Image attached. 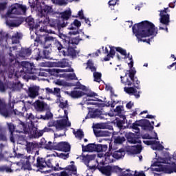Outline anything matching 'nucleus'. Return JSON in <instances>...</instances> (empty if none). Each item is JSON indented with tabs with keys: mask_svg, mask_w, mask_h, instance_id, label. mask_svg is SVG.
Instances as JSON below:
<instances>
[{
	"mask_svg": "<svg viewBox=\"0 0 176 176\" xmlns=\"http://www.w3.org/2000/svg\"><path fill=\"white\" fill-rule=\"evenodd\" d=\"M126 155V152L124 149L121 148L118 151H115L113 153V157L116 160L122 159V157H124Z\"/></svg>",
	"mask_w": 176,
	"mask_h": 176,
	"instance_id": "obj_32",
	"label": "nucleus"
},
{
	"mask_svg": "<svg viewBox=\"0 0 176 176\" xmlns=\"http://www.w3.org/2000/svg\"><path fill=\"white\" fill-rule=\"evenodd\" d=\"M54 160L53 159H48V160H45V167H47L48 168H52L54 171H60V170H63L61 167H59L58 163H57L56 166L58 167H56L54 166Z\"/></svg>",
	"mask_w": 176,
	"mask_h": 176,
	"instance_id": "obj_26",
	"label": "nucleus"
},
{
	"mask_svg": "<svg viewBox=\"0 0 176 176\" xmlns=\"http://www.w3.org/2000/svg\"><path fill=\"white\" fill-rule=\"evenodd\" d=\"M67 78L70 79V80H78L76 73H68Z\"/></svg>",
	"mask_w": 176,
	"mask_h": 176,
	"instance_id": "obj_54",
	"label": "nucleus"
},
{
	"mask_svg": "<svg viewBox=\"0 0 176 176\" xmlns=\"http://www.w3.org/2000/svg\"><path fill=\"white\" fill-rule=\"evenodd\" d=\"M142 138L145 140V138H147L148 140H159L157 137V133L155 131V137H151L150 135H148L147 137L143 136Z\"/></svg>",
	"mask_w": 176,
	"mask_h": 176,
	"instance_id": "obj_56",
	"label": "nucleus"
},
{
	"mask_svg": "<svg viewBox=\"0 0 176 176\" xmlns=\"http://www.w3.org/2000/svg\"><path fill=\"white\" fill-rule=\"evenodd\" d=\"M162 171L167 173L168 174H172V173H176V163L173 162V163L166 164L162 167Z\"/></svg>",
	"mask_w": 176,
	"mask_h": 176,
	"instance_id": "obj_21",
	"label": "nucleus"
},
{
	"mask_svg": "<svg viewBox=\"0 0 176 176\" xmlns=\"http://www.w3.org/2000/svg\"><path fill=\"white\" fill-rule=\"evenodd\" d=\"M37 74L34 62L23 60V79H34V76Z\"/></svg>",
	"mask_w": 176,
	"mask_h": 176,
	"instance_id": "obj_9",
	"label": "nucleus"
},
{
	"mask_svg": "<svg viewBox=\"0 0 176 176\" xmlns=\"http://www.w3.org/2000/svg\"><path fill=\"white\" fill-rule=\"evenodd\" d=\"M80 40H82V38H80V36H77L76 37H67L65 41H68L67 47H64L63 44L58 40H55L54 45L64 56H72V58H76L79 52L76 48Z\"/></svg>",
	"mask_w": 176,
	"mask_h": 176,
	"instance_id": "obj_3",
	"label": "nucleus"
},
{
	"mask_svg": "<svg viewBox=\"0 0 176 176\" xmlns=\"http://www.w3.org/2000/svg\"><path fill=\"white\" fill-rule=\"evenodd\" d=\"M94 133L96 137H108L109 135V131L101 130L100 124H96L94 126Z\"/></svg>",
	"mask_w": 176,
	"mask_h": 176,
	"instance_id": "obj_18",
	"label": "nucleus"
},
{
	"mask_svg": "<svg viewBox=\"0 0 176 176\" xmlns=\"http://www.w3.org/2000/svg\"><path fill=\"white\" fill-rule=\"evenodd\" d=\"M55 67H58V68H67L69 67V62L68 59H62L61 60H58V62H55Z\"/></svg>",
	"mask_w": 176,
	"mask_h": 176,
	"instance_id": "obj_31",
	"label": "nucleus"
},
{
	"mask_svg": "<svg viewBox=\"0 0 176 176\" xmlns=\"http://www.w3.org/2000/svg\"><path fill=\"white\" fill-rule=\"evenodd\" d=\"M54 3L58 4L59 6H63V4H66L65 0H54Z\"/></svg>",
	"mask_w": 176,
	"mask_h": 176,
	"instance_id": "obj_57",
	"label": "nucleus"
},
{
	"mask_svg": "<svg viewBox=\"0 0 176 176\" xmlns=\"http://www.w3.org/2000/svg\"><path fill=\"white\" fill-rule=\"evenodd\" d=\"M31 156H24L23 155V169L31 170Z\"/></svg>",
	"mask_w": 176,
	"mask_h": 176,
	"instance_id": "obj_33",
	"label": "nucleus"
},
{
	"mask_svg": "<svg viewBox=\"0 0 176 176\" xmlns=\"http://www.w3.org/2000/svg\"><path fill=\"white\" fill-rule=\"evenodd\" d=\"M36 166L41 170H43L46 167V160L44 157H37Z\"/></svg>",
	"mask_w": 176,
	"mask_h": 176,
	"instance_id": "obj_35",
	"label": "nucleus"
},
{
	"mask_svg": "<svg viewBox=\"0 0 176 176\" xmlns=\"http://www.w3.org/2000/svg\"><path fill=\"white\" fill-rule=\"evenodd\" d=\"M79 33L78 29L77 28H74V29H72V31L69 32V34H78Z\"/></svg>",
	"mask_w": 176,
	"mask_h": 176,
	"instance_id": "obj_59",
	"label": "nucleus"
},
{
	"mask_svg": "<svg viewBox=\"0 0 176 176\" xmlns=\"http://www.w3.org/2000/svg\"><path fill=\"white\" fill-rule=\"evenodd\" d=\"M6 9V3H0V10H5Z\"/></svg>",
	"mask_w": 176,
	"mask_h": 176,
	"instance_id": "obj_63",
	"label": "nucleus"
},
{
	"mask_svg": "<svg viewBox=\"0 0 176 176\" xmlns=\"http://www.w3.org/2000/svg\"><path fill=\"white\" fill-rule=\"evenodd\" d=\"M36 3H32L30 4V8L32 10H35L38 12V15L41 16V8H42V4H45V0H35Z\"/></svg>",
	"mask_w": 176,
	"mask_h": 176,
	"instance_id": "obj_22",
	"label": "nucleus"
},
{
	"mask_svg": "<svg viewBox=\"0 0 176 176\" xmlns=\"http://www.w3.org/2000/svg\"><path fill=\"white\" fill-rule=\"evenodd\" d=\"M0 113L2 115V116H4V118H9V116H10V114H9V112L8 111V109H6V104H5V102L1 99Z\"/></svg>",
	"mask_w": 176,
	"mask_h": 176,
	"instance_id": "obj_29",
	"label": "nucleus"
},
{
	"mask_svg": "<svg viewBox=\"0 0 176 176\" xmlns=\"http://www.w3.org/2000/svg\"><path fill=\"white\" fill-rule=\"evenodd\" d=\"M93 76L94 78V82H98V83L101 82L102 73L97 72V70H94Z\"/></svg>",
	"mask_w": 176,
	"mask_h": 176,
	"instance_id": "obj_42",
	"label": "nucleus"
},
{
	"mask_svg": "<svg viewBox=\"0 0 176 176\" xmlns=\"http://www.w3.org/2000/svg\"><path fill=\"white\" fill-rule=\"evenodd\" d=\"M71 122H67V119L52 120V122H48L47 127H44L43 133H50L54 131L53 129H50V127H55L57 131H60L61 130H64L65 127H71Z\"/></svg>",
	"mask_w": 176,
	"mask_h": 176,
	"instance_id": "obj_8",
	"label": "nucleus"
},
{
	"mask_svg": "<svg viewBox=\"0 0 176 176\" xmlns=\"http://www.w3.org/2000/svg\"><path fill=\"white\" fill-rule=\"evenodd\" d=\"M37 146L40 147V144H34V142H26V151L28 153H31L35 148H37Z\"/></svg>",
	"mask_w": 176,
	"mask_h": 176,
	"instance_id": "obj_36",
	"label": "nucleus"
},
{
	"mask_svg": "<svg viewBox=\"0 0 176 176\" xmlns=\"http://www.w3.org/2000/svg\"><path fill=\"white\" fill-rule=\"evenodd\" d=\"M105 116H107V113H102V111H100V109H95L94 112L90 113V118L92 119H105Z\"/></svg>",
	"mask_w": 176,
	"mask_h": 176,
	"instance_id": "obj_23",
	"label": "nucleus"
},
{
	"mask_svg": "<svg viewBox=\"0 0 176 176\" xmlns=\"http://www.w3.org/2000/svg\"><path fill=\"white\" fill-rule=\"evenodd\" d=\"M49 72L50 75L56 76L60 72H74V69L73 67H69V69H50Z\"/></svg>",
	"mask_w": 176,
	"mask_h": 176,
	"instance_id": "obj_24",
	"label": "nucleus"
},
{
	"mask_svg": "<svg viewBox=\"0 0 176 176\" xmlns=\"http://www.w3.org/2000/svg\"><path fill=\"white\" fill-rule=\"evenodd\" d=\"M65 94L72 97V98H81L84 96H87V97H96L97 96L96 92H88L86 94V92H83V91H78V88L74 87V91H65Z\"/></svg>",
	"mask_w": 176,
	"mask_h": 176,
	"instance_id": "obj_12",
	"label": "nucleus"
},
{
	"mask_svg": "<svg viewBox=\"0 0 176 176\" xmlns=\"http://www.w3.org/2000/svg\"><path fill=\"white\" fill-rule=\"evenodd\" d=\"M99 171L104 174L106 176H111L113 171H122V168L119 167H112L111 166H102L100 167H98Z\"/></svg>",
	"mask_w": 176,
	"mask_h": 176,
	"instance_id": "obj_14",
	"label": "nucleus"
},
{
	"mask_svg": "<svg viewBox=\"0 0 176 176\" xmlns=\"http://www.w3.org/2000/svg\"><path fill=\"white\" fill-rule=\"evenodd\" d=\"M6 90V85L2 82H0V91H5Z\"/></svg>",
	"mask_w": 176,
	"mask_h": 176,
	"instance_id": "obj_61",
	"label": "nucleus"
},
{
	"mask_svg": "<svg viewBox=\"0 0 176 176\" xmlns=\"http://www.w3.org/2000/svg\"><path fill=\"white\" fill-rule=\"evenodd\" d=\"M80 159H81L83 163L89 168V163L96 159V155H86V156L85 155H82V156H80Z\"/></svg>",
	"mask_w": 176,
	"mask_h": 176,
	"instance_id": "obj_27",
	"label": "nucleus"
},
{
	"mask_svg": "<svg viewBox=\"0 0 176 176\" xmlns=\"http://www.w3.org/2000/svg\"><path fill=\"white\" fill-rule=\"evenodd\" d=\"M50 51L49 50H41V48H34L32 51V46L23 47V61L24 59H36V61H39L40 59H50Z\"/></svg>",
	"mask_w": 176,
	"mask_h": 176,
	"instance_id": "obj_5",
	"label": "nucleus"
},
{
	"mask_svg": "<svg viewBox=\"0 0 176 176\" xmlns=\"http://www.w3.org/2000/svg\"><path fill=\"white\" fill-rule=\"evenodd\" d=\"M119 176H133V175L131 173H126V171H124V173H121V174Z\"/></svg>",
	"mask_w": 176,
	"mask_h": 176,
	"instance_id": "obj_64",
	"label": "nucleus"
},
{
	"mask_svg": "<svg viewBox=\"0 0 176 176\" xmlns=\"http://www.w3.org/2000/svg\"><path fill=\"white\" fill-rule=\"evenodd\" d=\"M39 146L41 148H45V149H47L49 151H57V144H52L51 141L47 142L45 138H41Z\"/></svg>",
	"mask_w": 176,
	"mask_h": 176,
	"instance_id": "obj_15",
	"label": "nucleus"
},
{
	"mask_svg": "<svg viewBox=\"0 0 176 176\" xmlns=\"http://www.w3.org/2000/svg\"><path fill=\"white\" fill-rule=\"evenodd\" d=\"M34 116L32 113H26L25 120H29L26 124L23 122V133L26 134L29 138H38L42 137L44 134V129L37 131L36 127L33 122Z\"/></svg>",
	"mask_w": 176,
	"mask_h": 176,
	"instance_id": "obj_6",
	"label": "nucleus"
},
{
	"mask_svg": "<svg viewBox=\"0 0 176 176\" xmlns=\"http://www.w3.org/2000/svg\"><path fill=\"white\" fill-rule=\"evenodd\" d=\"M74 25L76 28V29H78V28H80V26H81L82 23L80 21H79L78 19H74L72 23H71L69 26V29H75V27L74 26Z\"/></svg>",
	"mask_w": 176,
	"mask_h": 176,
	"instance_id": "obj_46",
	"label": "nucleus"
},
{
	"mask_svg": "<svg viewBox=\"0 0 176 176\" xmlns=\"http://www.w3.org/2000/svg\"><path fill=\"white\" fill-rule=\"evenodd\" d=\"M48 23L50 26L54 28V29H58V30L62 28V26L65 25V23H61L60 21L58 19H50Z\"/></svg>",
	"mask_w": 176,
	"mask_h": 176,
	"instance_id": "obj_28",
	"label": "nucleus"
},
{
	"mask_svg": "<svg viewBox=\"0 0 176 176\" xmlns=\"http://www.w3.org/2000/svg\"><path fill=\"white\" fill-rule=\"evenodd\" d=\"M36 118L43 120H50V119L53 118V113H52V112L47 111L44 116L43 115H36Z\"/></svg>",
	"mask_w": 176,
	"mask_h": 176,
	"instance_id": "obj_38",
	"label": "nucleus"
},
{
	"mask_svg": "<svg viewBox=\"0 0 176 176\" xmlns=\"http://www.w3.org/2000/svg\"><path fill=\"white\" fill-rule=\"evenodd\" d=\"M88 68L90 69V71H91V72H94V71H97V67L94 66V63L92 59H88L87 62L86 69H88Z\"/></svg>",
	"mask_w": 176,
	"mask_h": 176,
	"instance_id": "obj_40",
	"label": "nucleus"
},
{
	"mask_svg": "<svg viewBox=\"0 0 176 176\" xmlns=\"http://www.w3.org/2000/svg\"><path fill=\"white\" fill-rule=\"evenodd\" d=\"M40 87L37 85H33V87H29L28 94L30 98H36L39 96Z\"/></svg>",
	"mask_w": 176,
	"mask_h": 176,
	"instance_id": "obj_19",
	"label": "nucleus"
},
{
	"mask_svg": "<svg viewBox=\"0 0 176 176\" xmlns=\"http://www.w3.org/2000/svg\"><path fill=\"white\" fill-rule=\"evenodd\" d=\"M116 50L120 52L122 55H124V58L127 56L126 50H124L122 47H116Z\"/></svg>",
	"mask_w": 176,
	"mask_h": 176,
	"instance_id": "obj_53",
	"label": "nucleus"
},
{
	"mask_svg": "<svg viewBox=\"0 0 176 176\" xmlns=\"http://www.w3.org/2000/svg\"><path fill=\"white\" fill-rule=\"evenodd\" d=\"M108 150L107 145H102L101 144H98L96 145V144H88L85 146L82 145V152H107Z\"/></svg>",
	"mask_w": 176,
	"mask_h": 176,
	"instance_id": "obj_10",
	"label": "nucleus"
},
{
	"mask_svg": "<svg viewBox=\"0 0 176 176\" xmlns=\"http://www.w3.org/2000/svg\"><path fill=\"white\" fill-rule=\"evenodd\" d=\"M23 12V5L15 3L11 6L10 9L8 11L7 14H6V24L8 27H19L23 23V19L19 18L18 19L12 21L9 20L10 19H13L16 17L13 14H21Z\"/></svg>",
	"mask_w": 176,
	"mask_h": 176,
	"instance_id": "obj_7",
	"label": "nucleus"
},
{
	"mask_svg": "<svg viewBox=\"0 0 176 176\" xmlns=\"http://www.w3.org/2000/svg\"><path fill=\"white\" fill-rule=\"evenodd\" d=\"M110 47V51L109 52V54L104 58V61H110L111 57L113 58L115 56V54L116 53V47H113L112 45H109ZM116 48V50H115Z\"/></svg>",
	"mask_w": 176,
	"mask_h": 176,
	"instance_id": "obj_34",
	"label": "nucleus"
},
{
	"mask_svg": "<svg viewBox=\"0 0 176 176\" xmlns=\"http://www.w3.org/2000/svg\"><path fill=\"white\" fill-rule=\"evenodd\" d=\"M155 144H153V151H163L164 149L163 145L160 144L159 141H153Z\"/></svg>",
	"mask_w": 176,
	"mask_h": 176,
	"instance_id": "obj_43",
	"label": "nucleus"
},
{
	"mask_svg": "<svg viewBox=\"0 0 176 176\" xmlns=\"http://www.w3.org/2000/svg\"><path fill=\"white\" fill-rule=\"evenodd\" d=\"M78 15L80 19H85V16L84 15L83 10H80V11H78Z\"/></svg>",
	"mask_w": 176,
	"mask_h": 176,
	"instance_id": "obj_58",
	"label": "nucleus"
},
{
	"mask_svg": "<svg viewBox=\"0 0 176 176\" xmlns=\"http://www.w3.org/2000/svg\"><path fill=\"white\" fill-rule=\"evenodd\" d=\"M73 133L76 135V137H78L80 140H82L85 137V134L80 129L77 130V131H75V130L73 131Z\"/></svg>",
	"mask_w": 176,
	"mask_h": 176,
	"instance_id": "obj_45",
	"label": "nucleus"
},
{
	"mask_svg": "<svg viewBox=\"0 0 176 176\" xmlns=\"http://www.w3.org/2000/svg\"><path fill=\"white\" fill-rule=\"evenodd\" d=\"M133 105H134L133 102H131V101H130L129 102H128L126 104V108L127 109H131V108L133 107Z\"/></svg>",
	"mask_w": 176,
	"mask_h": 176,
	"instance_id": "obj_62",
	"label": "nucleus"
},
{
	"mask_svg": "<svg viewBox=\"0 0 176 176\" xmlns=\"http://www.w3.org/2000/svg\"><path fill=\"white\" fill-rule=\"evenodd\" d=\"M56 151L70 152L71 145L69 142H58V144H56Z\"/></svg>",
	"mask_w": 176,
	"mask_h": 176,
	"instance_id": "obj_20",
	"label": "nucleus"
},
{
	"mask_svg": "<svg viewBox=\"0 0 176 176\" xmlns=\"http://www.w3.org/2000/svg\"><path fill=\"white\" fill-rule=\"evenodd\" d=\"M11 39L12 41V43H19L20 41V34L19 32H16L14 35H12Z\"/></svg>",
	"mask_w": 176,
	"mask_h": 176,
	"instance_id": "obj_48",
	"label": "nucleus"
},
{
	"mask_svg": "<svg viewBox=\"0 0 176 176\" xmlns=\"http://www.w3.org/2000/svg\"><path fill=\"white\" fill-rule=\"evenodd\" d=\"M167 10H168V7L166 8H164V10H161L160 11V23L163 25H165V28L160 25L159 29L160 30H166V32H168V25H169L170 23V15L169 14H167Z\"/></svg>",
	"mask_w": 176,
	"mask_h": 176,
	"instance_id": "obj_11",
	"label": "nucleus"
},
{
	"mask_svg": "<svg viewBox=\"0 0 176 176\" xmlns=\"http://www.w3.org/2000/svg\"><path fill=\"white\" fill-rule=\"evenodd\" d=\"M67 105L68 101H65L64 102L63 98L61 97V98H60L59 107L61 108L62 109H64L65 108H67Z\"/></svg>",
	"mask_w": 176,
	"mask_h": 176,
	"instance_id": "obj_51",
	"label": "nucleus"
},
{
	"mask_svg": "<svg viewBox=\"0 0 176 176\" xmlns=\"http://www.w3.org/2000/svg\"><path fill=\"white\" fill-rule=\"evenodd\" d=\"M129 67L130 68L129 70H128L129 72V78H126V81H125V85L126 86H132V85L134 87H124V91L127 93V94H132L135 96V98H140V94L142 93V91H137L140 90V81L138 80L136 75V70L135 67H133L134 62L132 57V55L130 56V62L128 63Z\"/></svg>",
	"mask_w": 176,
	"mask_h": 176,
	"instance_id": "obj_1",
	"label": "nucleus"
},
{
	"mask_svg": "<svg viewBox=\"0 0 176 176\" xmlns=\"http://www.w3.org/2000/svg\"><path fill=\"white\" fill-rule=\"evenodd\" d=\"M76 89L79 90V91H80V90H82V92L84 93L85 90H86V89H87V87H86V85H82V84H81L80 81H77V82L76 84Z\"/></svg>",
	"mask_w": 176,
	"mask_h": 176,
	"instance_id": "obj_49",
	"label": "nucleus"
},
{
	"mask_svg": "<svg viewBox=\"0 0 176 176\" xmlns=\"http://www.w3.org/2000/svg\"><path fill=\"white\" fill-rule=\"evenodd\" d=\"M33 105L37 112H45L48 108L47 104L44 102V101H40V100H37V101L34 102Z\"/></svg>",
	"mask_w": 176,
	"mask_h": 176,
	"instance_id": "obj_17",
	"label": "nucleus"
},
{
	"mask_svg": "<svg viewBox=\"0 0 176 176\" xmlns=\"http://www.w3.org/2000/svg\"><path fill=\"white\" fill-rule=\"evenodd\" d=\"M59 157H60V159H64V160H66L69 157V153H60Z\"/></svg>",
	"mask_w": 176,
	"mask_h": 176,
	"instance_id": "obj_55",
	"label": "nucleus"
},
{
	"mask_svg": "<svg viewBox=\"0 0 176 176\" xmlns=\"http://www.w3.org/2000/svg\"><path fill=\"white\" fill-rule=\"evenodd\" d=\"M116 0H109V6L112 8V6H116Z\"/></svg>",
	"mask_w": 176,
	"mask_h": 176,
	"instance_id": "obj_60",
	"label": "nucleus"
},
{
	"mask_svg": "<svg viewBox=\"0 0 176 176\" xmlns=\"http://www.w3.org/2000/svg\"><path fill=\"white\" fill-rule=\"evenodd\" d=\"M40 16H46L47 15H51L52 14H54V8L52 6H48L47 4H45L43 6H41V8H40Z\"/></svg>",
	"mask_w": 176,
	"mask_h": 176,
	"instance_id": "obj_16",
	"label": "nucleus"
},
{
	"mask_svg": "<svg viewBox=\"0 0 176 176\" xmlns=\"http://www.w3.org/2000/svg\"><path fill=\"white\" fill-rule=\"evenodd\" d=\"M53 95L57 97V102H60V98H62L60 88H58V87H55V88H54Z\"/></svg>",
	"mask_w": 176,
	"mask_h": 176,
	"instance_id": "obj_41",
	"label": "nucleus"
},
{
	"mask_svg": "<svg viewBox=\"0 0 176 176\" xmlns=\"http://www.w3.org/2000/svg\"><path fill=\"white\" fill-rule=\"evenodd\" d=\"M131 127L133 130H135V134H134V133H126V138L130 144H142V141L140 140V129H139V127H142L143 130H153V129L151 124L150 120H148L147 119L136 120V122L133 123Z\"/></svg>",
	"mask_w": 176,
	"mask_h": 176,
	"instance_id": "obj_4",
	"label": "nucleus"
},
{
	"mask_svg": "<svg viewBox=\"0 0 176 176\" xmlns=\"http://www.w3.org/2000/svg\"><path fill=\"white\" fill-rule=\"evenodd\" d=\"M121 118H122V120H117V126L119 127V129H123V124L127 123L126 118L125 116H122Z\"/></svg>",
	"mask_w": 176,
	"mask_h": 176,
	"instance_id": "obj_44",
	"label": "nucleus"
},
{
	"mask_svg": "<svg viewBox=\"0 0 176 176\" xmlns=\"http://www.w3.org/2000/svg\"><path fill=\"white\" fill-rule=\"evenodd\" d=\"M71 165L67 166V167H65V170H67L68 171L71 172V175H77V168L76 166L74 165V162H71Z\"/></svg>",
	"mask_w": 176,
	"mask_h": 176,
	"instance_id": "obj_37",
	"label": "nucleus"
},
{
	"mask_svg": "<svg viewBox=\"0 0 176 176\" xmlns=\"http://www.w3.org/2000/svg\"><path fill=\"white\" fill-rule=\"evenodd\" d=\"M13 173V170L6 165L0 166V173Z\"/></svg>",
	"mask_w": 176,
	"mask_h": 176,
	"instance_id": "obj_47",
	"label": "nucleus"
},
{
	"mask_svg": "<svg viewBox=\"0 0 176 176\" xmlns=\"http://www.w3.org/2000/svg\"><path fill=\"white\" fill-rule=\"evenodd\" d=\"M7 125H8V129H9V131L10 132V134H13V133H14V130L16 129V126H14L13 124V123L12 122H7Z\"/></svg>",
	"mask_w": 176,
	"mask_h": 176,
	"instance_id": "obj_52",
	"label": "nucleus"
},
{
	"mask_svg": "<svg viewBox=\"0 0 176 176\" xmlns=\"http://www.w3.org/2000/svg\"><path fill=\"white\" fill-rule=\"evenodd\" d=\"M25 21V25H28L29 26L30 29H34V19L31 16L29 15V16H23V22Z\"/></svg>",
	"mask_w": 176,
	"mask_h": 176,
	"instance_id": "obj_30",
	"label": "nucleus"
},
{
	"mask_svg": "<svg viewBox=\"0 0 176 176\" xmlns=\"http://www.w3.org/2000/svg\"><path fill=\"white\" fill-rule=\"evenodd\" d=\"M142 148L141 144L139 145H135L131 149V153H133V155H139L141 153Z\"/></svg>",
	"mask_w": 176,
	"mask_h": 176,
	"instance_id": "obj_39",
	"label": "nucleus"
},
{
	"mask_svg": "<svg viewBox=\"0 0 176 176\" xmlns=\"http://www.w3.org/2000/svg\"><path fill=\"white\" fill-rule=\"evenodd\" d=\"M72 15V11L71 10H66L65 11H63V12H61V17L63 18V21L61 22L60 21V23H65L63 26H61V28H65L67 26L68 22V19L70 18Z\"/></svg>",
	"mask_w": 176,
	"mask_h": 176,
	"instance_id": "obj_25",
	"label": "nucleus"
},
{
	"mask_svg": "<svg viewBox=\"0 0 176 176\" xmlns=\"http://www.w3.org/2000/svg\"><path fill=\"white\" fill-rule=\"evenodd\" d=\"M124 141H126V138H124V137L118 136L114 138V142L116 144H123Z\"/></svg>",
	"mask_w": 176,
	"mask_h": 176,
	"instance_id": "obj_50",
	"label": "nucleus"
},
{
	"mask_svg": "<svg viewBox=\"0 0 176 176\" xmlns=\"http://www.w3.org/2000/svg\"><path fill=\"white\" fill-rule=\"evenodd\" d=\"M132 30L138 41H144L150 44L151 38H142V37H148L155 34V26L149 21H142V22L135 23Z\"/></svg>",
	"mask_w": 176,
	"mask_h": 176,
	"instance_id": "obj_2",
	"label": "nucleus"
},
{
	"mask_svg": "<svg viewBox=\"0 0 176 176\" xmlns=\"http://www.w3.org/2000/svg\"><path fill=\"white\" fill-rule=\"evenodd\" d=\"M54 40V37L51 36L41 35L37 36L34 40V45L38 46L40 44H43L45 48H48L52 45L51 41Z\"/></svg>",
	"mask_w": 176,
	"mask_h": 176,
	"instance_id": "obj_13",
	"label": "nucleus"
}]
</instances>
